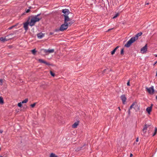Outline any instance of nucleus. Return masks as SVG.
Returning <instances> with one entry per match:
<instances>
[{
	"label": "nucleus",
	"mask_w": 157,
	"mask_h": 157,
	"mask_svg": "<svg viewBox=\"0 0 157 157\" xmlns=\"http://www.w3.org/2000/svg\"><path fill=\"white\" fill-rule=\"evenodd\" d=\"M142 34V33L140 32L136 35L134 37H132L128 41H127L124 47L127 48H129L131 44L135 42L136 40L138 39V37Z\"/></svg>",
	"instance_id": "nucleus-1"
},
{
	"label": "nucleus",
	"mask_w": 157,
	"mask_h": 157,
	"mask_svg": "<svg viewBox=\"0 0 157 157\" xmlns=\"http://www.w3.org/2000/svg\"><path fill=\"white\" fill-rule=\"evenodd\" d=\"M28 17H29L30 20V21L29 22L30 26L31 27L34 25L36 22L39 21L42 18L41 17H36L34 15H31Z\"/></svg>",
	"instance_id": "nucleus-2"
},
{
	"label": "nucleus",
	"mask_w": 157,
	"mask_h": 157,
	"mask_svg": "<svg viewBox=\"0 0 157 157\" xmlns=\"http://www.w3.org/2000/svg\"><path fill=\"white\" fill-rule=\"evenodd\" d=\"M30 17H28L27 21L23 23V27L26 31H27L28 29V25L30 26V22H29Z\"/></svg>",
	"instance_id": "nucleus-3"
},
{
	"label": "nucleus",
	"mask_w": 157,
	"mask_h": 157,
	"mask_svg": "<svg viewBox=\"0 0 157 157\" xmlns=\"http://www.w3.org/2000/svg\"><path fill=\"white\" fill-rule=\"evenodd\" d=\"M67 23H65V22L62 24L60 27V30L61 31L63 32L66 30L68 28Z\"/></svg>",
	"instance_id": "nucleus-4"
},
{
	"label": "nucleus",
	"mask_w": 157,
	"mask_h": 157,
	"mask_svg": "<svg viewBox=\"0 0 157 157\" xmlns=\"http://www.w3.org/2000/svg\"><path fill=\"white\" fill-rule=\"evenodd\" d=\"M146 91L149 94L151 95L153 94L155 92V90L153 86H152L151 87L149 88L146 87Z\"/></svg>",
	"instance_id": "nucleus-5"
},
{
	"label": "nucleus",
	"mask_w": 157,
	"mask_h": 157,
	"mask_svg": "<svg viewBox=\"0 0 157 157\" xmlns=\"http://www.w3.org/2000/svg\"><path fill=\"white\" fill-rule=\"evenodd\" d=\"M38 61L40 63H44L45 64L48 66H55L54 64L52 63L51 64L48 62H47L46 61L42 59H39L38 60Z\"/></svg>",
	"instance_id": "nucleus-6"
},
{
	"label": "nucleus",
	"mask_w": 157,
	"mask_h": 157,
	"mask_svg": "<svg viewBox=\"0 0 157 157\" xmlns=\"http://www.w3.org/2000/svg\"><path fill=\"white\" fill-rule=\"evenodd\" d=\"M40 51H43L44 52L46 53V54L47 53H53L54 52V49H48V50H46L45 49H40Z\"/></svg>",
	"instance_id": "nucleus-7"
},
{
	"label": "nucleus",
	"mask_w": 157,
	"mask_h": 157,
	"mask_svg": "<svg viewBox=\"0 0 157 157\" xmlns=\"http://www.w3.org/2000/svg\"><path fill=\"white\" fill-rule=\"evenodd\" d=\"M61 11L62 12L64 13V14L63 15V16H65V15H68L70 13L69 10L67 9H63Z\"/></svg>",
	"instance_id": "nucleus-8"
},
{
	"label": "nucleus",
	"mask_w": 157,
	"mask_h": 157,
	"mask_svg": "<svg viewBox=\"0 0 157 157\" xmlns=\"http://www.w3.org/2000/svg\"><path fill=\"white\" fill-rule=\"evenodd\" d=\"M64 17V22L65 23H67V22L71 21V19L69 17L68 15H65Z\"/></svg>",
	"instance_id": "nucleus-9"
},
{
	"label": "nucleus",
	"mask_w": 157,
	"mask_h": 157,
	"mask_svg": "<svg viewBox=\"0 0 157 157\" xmlns=\"http://www.w3.org/2000/svg\"><path fill=\"white\" fill-rule=\"evenodd\" d=\"M121 100H122L123 104H124V102L126 101V98L124 95H122L120 97Z\"/></svg>",
	"instance_id": "nucleus-10"
},
{
	"label": "nucleus",
	"mask_w": 157,
	"mask_h": 157,
	"mask_svg": "<svg viewBox=\"0 0 157 157\" xmlns=\"http://www.w3.org/2000/svg\"><path fill=\"white\" fill-rule=\"evenodd\" d=\"M150 126V125H147V124H144V127L142 129V131L144 132V133H145L146 132V130H147V128L149 127Z\"/></svg>",
	"instance_id": "nucleus-11"
},
{
	"label": "nucleus",
	"mask_w": 157,
	"mask_h": 157,
	"mask_svg": "<svg viewBox=\"0 0 157 157\" xmlns=\"http://www.w3.org/2000/svg\"><path fill=\"white\" fill-rule=\"evenodd\" d=\"M147 50V44H146L141 49V52H145Z\"/></svg>",
	"instance_id": "nucleus-12"
},
{
	"label": "nucleus",
	"mask_w": 157,
	"mask_h": 157,
	"mask_svg": "<svg viewBox=\"0 0 157 157\" xmlns=\"http://www.w3.org/2000/svg\"><path fill=\"white\" fill-rule=\"evenodd\" d=\"M44 36V34L42 33L41 32L40 33L37 34V36L38 38H41Z\"/></svg>",
	"instance_id": "nucleus-13"
},
{
	"label": "nucleus",
	"mask_w": 157,
	"mask_h": 157,
	"mask_svg": "<svg viewBox=\"0 0 157 157\" xmlns=\"http://www.w3.org/2000/svg\"><path fill=\"white\" fill-rule=\"evenodd\" d=\"M120 47V46H118L114 48L113 50L111 52V53L112 55H114L115 52L116 51L118 48Z\"/></svg>",
	"instance_id": "nucleus-14"
},
{
	"label": "nucleus",
	"mask_w": 157,
	"mask_h": 157,
	"mask_svg": "<svg viewBox=\"0 0 157 157\" xmlns=\"http://www.w3.org/2000/svg\"><path fill=\"white\" fill-rule=\"evenodd\" d=\"M152 109L151 107H148L147 108L146 110L147 112L149 114H150L152 111Z\"/></svg>",
	"instance_id": "nucleus-15"
},
{
	"label": "nucleus",
	"mask_w": 157,
	"mask_h": 157,
	"mask_svg": "<svg viewBox=\"0 0 157 157\" xmlns=\"http://www.w3.org/2000/svg\"><path fill=\"white\" fill-rule=\"evenodd\" d=\"M79 121H77L75 122L72 125V127L73 128H76L77 127L78 125L79 124Z\"/></svg>",
	"instance_id": "nucleus-16"
},
{
	"label": "nucleus",
	"mask_w": 157,
	"mask_h": 157,
	"mask_svg": "<svg viewBox=\"0 0 157 157\" xmlns=\"http://www.w3.org/2000/svg\"><path fill=\"white\" fill-rule=\"evenodd\" d=\"M4 103L3 98L2 96L0 97V104H3Z\"/></svg>",
	"instance_id": "nucleus-17"
},
{
	"label": "nucleus",
	"mask_w": 157,
	"mask_h": 157,
	"mask_svg": "<svg viewBox=\"0 0 157 157\" xmlns=\"http://www.w3.org/2000/svg\"><path fill=\"white\" fill-rule=\"evenodd\" d=\"M31 52L34 55H35L36 54V53L37 52V51L36 50V49H34L33 50H32L31 51Z\"/></svg>",
	"instance_id": "nucleus-18"
},
{
	"label": "nucleus",
	"mask_w": 157,
	"mask_h": 157,
	"mask_svg": "<svg viewBox=\"0 0 157 157\" xmlns=\"http://www.w3.org/2000/svg\"><path fill=\"white\" fill-rule=\"evenodd\" d=\"M50 157H58V156L56 155L54 153H52L50 154Z\"/></svg>",
	"instance_id": "nucleus-19"
},
{
	"label": "nucleus",
	"mask_w": 157,
	"mask_h": 157,
	"mask_svg": "<svg viewBox=\"0 0 157 157\" xmlns=\"http://www.w3.org/2000/svg\"><path fill=\"white\" fill-rule=\"evenodd\" d=\"M157 132V128L155 127L154 132L152 135V136H154L156 134Z\"/></svg>",
	"instance_id": "nucleus-20"
},
{
	"label": "nucleus",
	"mask_w": 157,
	"mask_h": 157,
	"mask_svg": "<svg viewBox=\"0 0 157 157\" xmlns=\"http://www.w3.org/2000/svg\"><path fill=\"white\" fill-rule=\"evenodd\" d=\"M135 103H136V102H134L132 103V104L130 106L129 109H131L134 106V105H135Z\"/></svg>",
	"instance_id": "nucleus-21"
},
{
	"label": "nucleus",
	"mask_w": 157,
	"mask_h": 157,
	"mask_svg": "<svg viewBox=\"0 0 157 157\" xmlns=\"http://www.w3.org/2000/svg\"><path fill=\"white\" fill-rule=\"evenodd\" d=\"M50 74L53 77H54L55 76V74L51 71H50Z\"/></svg>",
	"instance_id": "nucleus-22"
},
{
	"label": "nucleus",
	"mask_w": 157,
	"mask_h": 157,
	"mask_svg": "<svg viewBox=\"0 0 157 157\" xmlns=\"http://www.w3.org/2000/svg\"><path fill=\"white\" fill-rule=\"evenodd\" d=\"M28 101V98H26L24 100L22 101L21 102V103H25L27 102Z\"/></svg>",
	"instance_id": "nucleus-23"
},
{
	"label": "nucleus",
	"mask_w": 157,
	"mask_h": 157,
	"mask_svg": "<svg viewBox=\"0 0 157 157\" xmlns=\"http://www.w3.org/2000/svg\"><path fill=\"white\" fill-rule=\"evenodd\" d=\"M121 54L123 55L124 54V48H122L121 49Z\"/></svg>",
	"instance_id": "nucleus-24"
},
{
	"label": "nucleus",
	"mask_w": 157,
	"mask_h": 157,
	"mask_svg": "<svg viewBox=\"0 0 157 157\" xmlns=\"http://www.w3.org/2000/svg\"><path fill=\"white\" fill-rule=\"evenodd\" d=\"M74 21H70L68 23L67 22L68 24V27L69 26H71V25H72L74 23Z\"/></svg>",
	"instance_id": "nucleus-25"
},
{
	"label": "nucleus",
	"mask_w": 157,
	"mask_h": 157,
	"mask_svg": "<svg viewBox=\"0 0 157 157\" xmlns=\"http://www.w3.org/2000/svg\"><path fill=\"white\" fill-rule=\"evenodd\" d=\"M119 13H117L115 15V16L113 17V19H115L116 18H117L119 15Z\"/></svg>",
	"instance_id": "nucleus-26"
},
{
	"label": "nucleus",
	"mask_w": 157,
	"mask_h": 157,
	"mask_svg": "<svg viewBox=\"0 0 157 157\" xmlns=\"http://www.w3.org/2000/svg\"><path fill=\"white\" fill-rule=\"evenodd\" d=\"M86 146V144H84L81 147H81V150H83L84 148H85Z\"/></svg>",
	"instance_id": "nucleus-27"
},
{
	"label": "nucleus",
	"mask_w": 157,
	"mask_h": 157,
	"mask_svg": "<svg viewBox=\"0 0 157 157\" xmlns=\"http://www.w3.org/2000/svg\"><path fill=\"white\" fill-rule=\"evenodd\" d=\"M36 103L35 102V103H34L33 104H31V105H30V106L32 107V108H34L36 104Z\"/></svg>",
	"instance_id": "nucleus-28"
},
{
	"label": "nucleus",
	"mask_w": 157,
	"mask_h": 157,
	"mask_svg": "<svg viewBox=\"0 0 157 157\" xmlns=\"http://www.w3.org/2000/svg\"><path fill=\"white\" fill-rule=\"evenodd\" d=\"M22 103H21V102H20L18 103V104H17V106L18 107H22Z\"/></svg>",
	"instance_id": "nucleus-29"
},
{
	"label": "nucleus",
	"mask_w": 157,
	"mask_h": 157,
	"mask_svg": "<svg viewBox=\"0 0 157 157\" xmlns=\"http://www.w3.org/2000/svg\"><path fill=\"white\" fill-rule=\"evenodd\" d=\"M30 11V10L29 9H25V12L26 13H28Z\"/></svg>",
	"instance_id": "nucleus-30"
},
{
	"label": "nucleus",
	"mask_w": 157,
	"mask_h": 157,
	"mask_svg": "<svg viewBox=\"0 0 157 157\" xmlns=\"http://www.w3.org/2000/svg\"><path fill=\"white\" fill-rule=\"evenodd\" d=\"M80 150H81V149L80 147H78L76 150V151H79Z\"/></svg>",
	"instance_id": "nucleus-31"
},
{
	"label": "nucleus",
	"mask_w": 157,
	"mask_h": 157,
	"mask_svg": "<svg viewBox=\"0 0 157 157\" xmlns=\"http://www.w3.org/2000/svg\"><path fill=\"white\" fill-rule=\"evenodd\" d=\"M4 38L3 37H1L0 38V40L2 41L3 43H4Z\"/></svg>",
	"instance_id": "nucleus-32"
},
{
	"label": "nucleus",
	"mask_w": 157,
	"mask_h": 157,
	"mask_svg": "<svg viewBox=\"0 0 157 157\" xmlns=\"http://www.w3.org/2000/svg\"><path fill=\"white\" fill-rule=\"evenodd\" d=\"M59 31H60V28L59 29H55L54 31L55 32H59Z\"/></svg>",
	"instance_id": "nucleus-33"
},
{
	"label": "nucleus",
	"mask_w": 157,
	"mask_h": 157,
	"mask_svg": "<svg viewBox=\"0 0 157 157\" xmlns=\"http://www.w3.org/2000/svg\"><path fill=\"white\" fill-rule=\"evenodd\" d=\"M3 82V80L2 79H0V85H2V82Z\"/></svg>",
	"instance_id": "nucleus-34"
},
{
	"label": "nucleus",
	"mask_w": 157,
	"mask_h": 157,
	"mask_svg": "<svg viewBox=\"0 0 157 157\" xmlns=\"http://www.w3.org/2000/svg\"><path fill=\"white\" fill-rule=\"evenodd\" d=\"M14 27H15V26L13 25V26H11V27L9 28L8 29L9 30H10V29H12Z\"/></svg>",
	"instance_id": "nucleus-35"
},
{
	"label": "nucleus",
	"mask_w": 157,
	"mask_h": 157,
	"mask_svg": "<svg viewBox=\"0 0 157 157\" xmlns=\"http://www.w3.org/2000/svg\"><path fill=\"white\" fill-rule=\"evenodd\" d=\"M130 80H128V81L127 83V85L128 86H130Z\"/></svg>",
	"instance_id": "nucleus-36"
},
{
	"label": "nucleus",
	"mask_w": 157,
	"mask_h": 157,
	"mask_svg": "<svg viewBox=\"0 0 157 157\" xmlns=\"http://www.w3.org/2000/svg\"><path fill=\"white\" fill-rule=\"evenodd\" d=\"M41 13H40L39 14H37V15L34 16L36 17H38L41 15Z\"/></svg>",
	"instance_id": "nucleus-37"
},
{
	"label": "nucleus",
	"mask_w": 157,
	"mask_h": 157,
	"mask_svg": "<svg viewBox=\"0 0 157 157\" xmlns=\"http://www.w3.org/2000/svg\"><path fill=\"white\" fill-rule=\"evenodd\" d=\"M9 40V39H6V37H5V38H4V42H6V41H7V40Z\"/></svg>",
	"instance_id": "nucleus-38"
},
{
	"label": "nucleus",
	"mask_w": 157,
	"mask_h": 157,
	"mask_svg": "<svg viewBox=\"0 0 157 157\" xmlns=\"http://www.w3.org/2000/svg\"><path fill=\"white\" fill-rule=\"evenodd\" d=\"M130 109H129L128 110V115H130Z\"/></svg>",
	"instance_id": "nucleus-39"
},
{
	"label": "nucleus",
	"mask_w": 157,
	"mask_h": 157,
	"mask_svg": "<svg viewBox=\"0 0 157 157\" xmlns=\"http://www.w3.org/2000/svg\"><path fill=\"white\" fill-rule=\"evenodd\" d=\"M107 70V69H105V70H104L103 71V72L102 73H105L106 72V71Z\"/></svg>",
	"instance_id": "nucleus-40"
},
{
	"label": "nucleus",
	"mask_w": 157,
	"mask_h": 157,
	"mask_svg": "<svg viewBox=\"0 0 157 157\" xmlns=\"http://www.w3.org/2000/svg\"><path fill=\"white\" fill-rule=\"evenodd\" d=\"M70 13L71 14V16H72V17H74V15L73 13L70 12Z\"/></svg>",
	"instance_id": "nucleus-41"
},
{
	"label": "nucleus",
	"mask_w": 157,
	"mask_h": 157,
	"mask_svg": "<svg viewBox=\"0 0 157 157\" xmlns=\"http://www.w3.org/2000/svg\"><path fill=\"white\" fill-rule=\"evenodd\" d=\"M138 140H139V138L137 137L136 140V142H137L138 141Z\"/></svg>",
	"instance_id": "nucleus-42"
},
{
	"label": "nucleus",
	"mask_w": 157,
	"mask_h": 157,
	"mask_svg": "<svg viewBox=\"0 0 157 157\" xmlns=\"http://www.w3.org/2000/svg\"><path fill=\"white\" fill-rule=\"evenodd\" d=\"M8 47L9 48H11L12 47V45H9L8 46Z\"/></svg>",
	"instance_id": "nucleus-43"
},
{
	"label": "nucleus",
	"mask_w": 157,
	"mask_h": 157,
	"mask_svg": "<svg viewBox=\"0 0 157 157\" xmlns=\"http://www.w3.org/2000/svg\"><path fill=\"white\" fill-rule=\"evenodd\" d=\"M18 24H19V23H18L14 25L15 26V27L17 26L18 25Z\"/></svg>",
	"instance_id": "nucleus-44"
},
{
	"label": "nucleus",
	"mask_w": 157,
	"mask_h": 157,
	"mask_svg": "<svg viewBox=\"0 0 157 157\" xmlns=\"http://www.w3.org/2000/svg\"><path fill=\"white\" fill-rule=\"evenodd\" d=\"M26 13H25V12L24 13H23L22 14L21 16H23V15H25V14H26Z\"/></svg>",
	"instance_id": "nucleus-45"
},
{
	"label": "nucleus",
	"mask_w": 157,
	"mask_h": 157,
	"mask_svg": "<svg viewBox=\"0 0 157 157\" xmlns=\"http://www.w3.org/2000/svg\"><path fill=\"white\" fill-rule=\"evenodd\" d=\"M133 155V154L131 153L130 154V156L129 157H132Z\"/></svg>",
	"instance_id": "nucleus-46"
},
{
	"label": "nucleus",
	"mask_w": 157,
	"mask_h": 157,
	"mask_svg": "<svg viewBox=\"0 0 157 157\" xmlns=\"http://www.w3.org/2000/svg\"><path fill=\"white\" fill-rule=\"evenodd\" d=\"M53 34V33L50 32L49 33V35H52Z\"/></svg>",
	"instance_id": "nucleus-47"
},
{
	"label": "nucleus",
	"mask_w": 157,
	"mask_h": 157,
	"mask_svg": "<svg viewBox=\"0 0 157 157\" xmlns=\"http://www.w3.org/2000/svg\"><path fill=\"white\" fill-rule=\"evenodd\" d=\"M149 3H148V2H147V3L146 2H145V5H149Z\"/></svg>",
	"instance_id": "nucleus-48"
},
{
	"label": "nucleus",
	"mask_w": 157,
	"mask_h": 157,
	"mask_svg": "<svg viewBox=\"0 0 157 157\" xmlns=\"http://www.w3.org/2000/svg\"><path fill=\"white\" fill-rule=\"evenodd\" d=\"M112 29H113V28H112V29H109L108 30V31H107V32H109V31L110 30H112Z\"/></svg>",
	"instance_id": "nucleus-49"
},
{
	"label": "nucleus",
	"mask_w": 157,
	"mask_h": 157,
	"mask_svg": "<svg viewBox=\"0 0 157 157\" xmlns=\"http://www.w3.org/2000/svg\"><path fill=\"white\" fill-rule=\"evenodd\" d=\"M2 132H3V130H0V133H2Z\"/></svg>",
	"instance_id": "nucleus-50"
},
{
	"label": "nucleus",
	"mask_w": 157,
	"mask_h": 157,
	"mask_svg": "<svg viewBox=\"0 0 157 157\" xmlns=\"http://www.w3.org/2000/svg\"><path fill=\"white\" fill-rule=\"evenodd\" d=\"M157 63V61L155 62V63L153 64V65L155 66V65Z\"/></svg>",
	"instance_id": "nucleus-51"
},
{
	"label": "nucleus",
	"mask_w": 157,
	"mask_h": 157,
	"mask_svg": "<svg viewBox=\"0 0 157 157\" xmlns=\"http://www.w3.org/2000/svg\"><path fill=\"white\" fill-rule=\"evenodd\" d=\"M32 8L31 6L29 7V9L30 10Z\"/></svg>",
	"instance_id": "nucleus-52"
},
{
	"label": "nucleus",
	"mask_w": 157,
	"mask_h": 157,
	"mask_svg": "<svg viewBox=\"0 0 157 157\" xmlns=\"http://www.w3.org/2000/svg\"><path fill=\"white\" fill-rule=\"evenodd\" d=\"M153 106V105L152 104H151V106L150 107H151V108L152 109Z\"/></svg>",
	"instance_id": "nucleus-53"
},
{
	"label": "nucleus",
	"mask_w": 157,
	"mask_h": 157,
	"mask_svg": "<svg viewBox=\"0 0 157 157\" xmlns=\"http://www.w3.org/2000/svg\"><path fill=\"white\" fill-rule=\"evenodd\" d=\"M118 109H119V110L120 111H121V109H120V107H118Z\"/></svg>",
	"instance_id": "nucleus-54"
},
{
	"label": "nucleus",
	"mask_w": 157,
	"mask_h": 157,
	"mask_svg": "<svg viewBox=\"0 0 157 157\" xmlns=\"http://www.w3.org/2000/svg\"><path fill=\"white\" fill-rule=\"evenodd\" d=\"M155 76H156L157 77V72H156V74Z\"/></svg>",
	"instance_id": "nucleus-55"
},
{
	"label": "nucleus",
	"mask_w": 157,
	"mask_h": 157,
	"mask_svg": "<svg viewBox=\"0 0 157 157\" xmlns=\"http://www.w3.org/2000/svg\"><path fill=\"white\" fill-rule=\"evenodd\" d=\"M156 99H157V96H156Z\"/></svg>",
	"instance_id": "nucleus-56"
},
{
	"label": "nucleus",
	"mask_w": 157,
	"mask_h": 157,
	"mask_svg": "<svg viewBox=\"0 0 157 157\" xmlns=\"http://www.w3.org/2000/svg\"><path fill=\"white\" fill-rule=\"evenodd\" d=\"M155 57H157V55H155Z\"/></svg>",
	"instance_id": "nucleus-57"
},
{
	"label": "nucleus",
	"mask_w": 157,
	"mask_h": 157,
	"mask_svg": "<svg viewBox=\"0 0 157 157\" xmlns=\"http://www.w3.org/2000/svg\"><path fill=\"white\" fill-rule=\"evenodd\" d=\"M1 148L0 147V151H1Z\"/></svg>",
	"instance_id": "nucleus-58"
},
{
	"label": "nucleus",
	"mask_w": 157,
	"mask_h": 157,
	"mask_svg": "<svg viewBox=\"0 0 157 157\" xmlns=\"http://www.w3.org/2000/svg\"><path fill=\"white\" fill-rule=\"evenodd\" d=\"M0 157H2V156H0Z\"/></svg>",
	"instance_id": "nucleus-59"
}]
</instances>
